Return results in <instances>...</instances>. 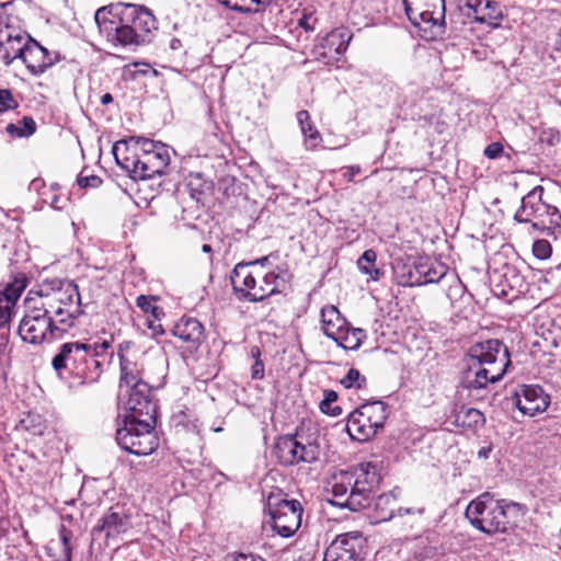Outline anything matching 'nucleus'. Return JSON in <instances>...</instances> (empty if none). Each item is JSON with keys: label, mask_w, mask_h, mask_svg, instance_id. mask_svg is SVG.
I'll use <instances>...</instances> for the list:
<instances>
[{"label": "nucleus", "mask_w": 561, "mask_h": 561, "mask_svg": "<svg viewBox=\"0 0 561 561\" xmlns=\"http://www.w3.org/2000/svg\"><path fill=\"white\" fill-rule=\"evenodd\" d=\"M226 561H265L262 557L253 553H236L227 557Z\"/></svg>", "instance_id": "nucleus-58"}, {"label": "nucleus", "mask_w": 561, "mask_h": 561, "mask_svg": "<svg viewBox=\"0 0 561 561\" xmlns=\"http://www.w3.org/2000/svg\"><path fill=\"white\" fill-rule=\"evenodd\" d=\"M468 357L460 383L469 391L485 389L489 383L499 382L511 365L508 348L497 339L476 343L470 347Z\"/></svg>", "instance_id": "nucleus-3"}, {"label": "nucleus", "mask_w": 561, "mask_h": 561, "mask_svg": "<svg viewBox=\"0 0 561 561\" xmlns=\"http://www.w3.org/2000/svg\"><path fill=\"white\" fill-rule=\"evenodd\" d=\"M426 270H430L428 273H426V278L428 279V284H436L442 278H444L448 272L447 265H445L442 262L433 261L427 257V266Z\"/></svg>", "instance_id": "nucleus-46"}, {"label": "nucleus", "mask_w": 561, "mask_h": 561, "mask_svg": "<svg viewBox=\"0 0 561 561\" xmlns=\"http://www.w3.org/2000/svg\"><path fill=\"white\" fill-rule=\"evenodd\" d=\"M58 60V53H51L32 37H27V46L22 61L31 75L41 76Z\"/></svg>", "instance_id": "nucleus-20"}, {"label": "nucleus", "mask_w": 561, "mask_h": 561, "mask_svg": "<svg viewBox=\"0 0 561 561\" xmlns=\"http://www.w3.org/2000/svg\"><path fill=\"white\" fill-rule=\"evenodd\" d=\"M323 561H360L356 539L337 538L327 549Z\"/></svg>", "instance_id": "nucleus-26"}, {"label": "nucleus", "mask_w": 561, "mask_h": 561, "mask_svg": "<svg viewBox=\"0 0 561 561\" xmlns=\"http://www.w3.org/2000/svg\"><path fill=\"white\" fill-rule=\"evenodd\" d=\"M45 284L53 295H56L57 301L61 308L67 311V308L73 309L76 306L81 307V296L78 285L70 279L54 278L46 280Z\"/></svg>", "instance_id": "nucleus-25"}, {"label": "nucleus", "mask_w": 561, "mask_h": 561, "mask_svg": "<svg viewBox=\"0 0 561 561\" xmlns=\"http://www.w3.org/2000/svg\"><path fill=\"white\" fill-rule=\"evenodd\" d=\"M27 34L14 32L9 25L0 28V59L7 66L15 59H22L27 46Z\"/></svg>", "instance_id": "nucleus-22"}, {"label": "nucleus", "mask_w": 561, "mask_h": 561, "mask_svg": "<svg viewBox=\"0 0 561 561\" xmlns=\"http://www.w3.org/2000/svg\"><path fill=\"white\" fill-rule=\"evenodd\" d=\"M337 400V393L334 390H324L323 399L320 402V410L322 413L330 416H339L342 414V408L339 405H332Z\"/></svg>", "instance_id": "nucleus-45"}, {"label": "nucleus", "mask_w": 561, "mask_h": 561, "mask_svg": "<svg viewBox=\"0 0 561 561\" xmlns=\"http://www.w3.org/2000/svg\"><path fill=\"white\" fill-rule=\"evenodd\" d=\"M317 19L310 14H304L302 18L298 21V25L302 27L306 32H311L314 30V24Z\"/></svg>", "instance_id": "nucleus-59"}, {"label": "nucleus", "mask_w": 561, "mask_h": 561, "mask_svg": "<svg viewBox=\"0 0 561 561\" xmlns=\"http://www.w3.org/2000/svg\"><path fill=\"white\" fill-rule=\"evenodd\" d=\"M99 32L115 47L136 48L150 42L157 21L149 9L131 3H112L95 11Z\"/></svg>", "instance_id": "nucleus-1"}, {"label": "nucleus", "mask_w": 561, "mask_h": 561, "mask_svg": "<svg viewBox=\"0 0 561 561\" xmlns=\"http://www.w3.org/2000/svg\"><path fill=\"white\" fill-rule=\"evenodd\" d=\"M330 491L332 493V499L328 501L341 508H347L352 512L362 511V506H353L351 505V501L353 502V496L355 495L354 485H356L354 474L352 471H340L339 473L332 477V480L329 482Z\"/></svg>", "instance_id": "nucleus-19"}, {"label": "nucleus", "mask_w": 561, "mask_h": 561, "mask_svg": "<svg viewBox=\"0 0 561 561\" xmlns=\"http://www.w3.org/2000/svg\"><path fill=\"white\" fill-rule=\"evenodd\" d=\"M290 280L291 274L288 270L277 266L276 270L261 275L259 289H255L250 296H253L257 301H263L273 295L283 294L289 289Z\"/></svg>", "instance_id": "nucleus-21"}, {"label": "nucleus", "mask_w": 561, "mask_h": 561, "mask_svg": "<svg viewBox=\"0 0 561 561\" xmlns=\"http://www.w3.org/2000/svg\"><path fill=\"white\" fill-rule=\"evenodd\" d=\"M38 298L27 297L25 300H32V307L39 309L45 318H55L65 314V310L57 301L56 295H53L48 289L45 282L39 286V289L35 293Z\"/></svg>", "instance_id": "nucleus-28"}, {"label": "nucleus", "mask_w": 561, "mask_h": 561, "mask_svg": "<svg viewBox=\"0 0 561 561\" xmlns=\"http://www.w3.org/2000/svg\"><path fill=\"white\" fill-rule=\"evenodd\" d=\"M412 554L416 561L434 559L438 554V536L435 533H430L419 537L415 540Z\"/></svg>", "instance_id": "nucleus-30"}, {"label": "nucleus", "mask_w": 561, "mask_h": 561, "mask_svg": "<svg viewBox=\"0 0 561 561\" xmlns=\"http://www.w3.org/2000/svg\"><path fill=\"white\" fill-rule=\"evenodd\" d=\"M251 354L253 357H255V362L252 366V371H251V375H252V378L253 379H263L264 377V364L263 362L259 358L260 355H261V351L257 346H254L251 348Z\"/></svg>", "instance_id": "nucleus-53"}, {"label": "nucleus", "mask_w": 561, "mask_h": 561, "mask_svg": "<svg viewBox=\"0 0 561 561\" xmlns=\"http://www.w3.org/2000/svg\"><path fill=\"white\" fill-rule=\"evenodd\" d=\"M366 339V332L359 328H352L350 324L339 337L335 343L339 347L347 351H356L360 347L363 341Z\"/></svg>", "instance_id": "nucleus-34"}, {"label": "nucleus", "mask_w": 561, "mask_h": 561, "mask_svg": "<svg viewBox=\"0 0 561 561\" xmlns=\"http://www.w3.org/2000/svg\"><path fill=\"white\" fill-rule=\"evenodd\" d=\"M133 346L131 341H124L118 345L117 356L119 359V393L118 400H123L124 389H128L138 383H147L144 378V366L137 359L128 356L127 352Z\"/></svg>", "instance_id": "nucleus-18"}, {"label": "nucleus", "mask_w": 561, "mask_h": 561, "mask_svg": "<svg viewBox=\"0 0 561 561\" xmlns=\"http://www.w3.org/2000/svg\"><path fill=\"white\" fill-rule=\"evenodd\" d=\"M27 285V278L25 275L20 274L13 278L12 282H10L3 290L0 291V295H4L9 302H12V305H16V301L21 297L22 293L24 291L25 287Z\"/></svg>", "instance_id": "nucleus-39"}, {"label": "nucleus", "mask_w": 561, "mask_h": 561, "mask_svg": "<svg viewBox=\"0 0 561 561\" xmlns=\"http://www.w3.org/2000/svg\"><path fill=\"white\" fill-rule=\"evenodd\" d=\"M19 102L14 99L12 91L9 89H0V113L15 110Z\"/></svg>", "instance_id": "nucleus-48"}, {"label": "nucleus", "mask_w": 561, "mask_h": 561, "mask_svg": "<svg viewBox=\"0 0 561 561\" xmlns=\"http://www.w3.org/2000/svg\"><path fill=\"white\" fill-rule=\"evenodd\" d=\"M513 401L524 415L535 416L548 409L550 396L539 385H522L515 391Z\"/></svg>", "instance_id": "nucleus-17"}, {"label": "nucleus", "mask_w": 561, "mask_h": 561, "mask_svg": "<svg viewBox=\"0 0 561 561\" xmlns=\"http://www.w3.org/2000/svg\"><path fill=\"white\" fill-rule=\"evenodd\" d=\"M156 300L154 296H146L140 295L136 299V306L144 311L145 313L149 312L151 308H153V301Z\"/></svg>", "instance_id": "nucleus-56"}, {"label": "nucleus", "mask_w": 561, "mask_h": 561, "mask_svg": "<svg viewBox=\"0 0 561 561\" xmlns=\"http://www.w3.org/2000/svg\"><path fill=\"white\" fill-rule=\"evenodd\" d=\"M463 7L469 10L468 15L470 16L472 13L474 20L480 23L489 22L494 18L491 14H482L483 11L490 9L489 0H466Z\"/></svg>", "instance_id": "nucleus-41"}, {"label": "nucleus", "mask_w": 561, "mask_h": 561, "mask_svg": "<svg viewBox=\"0 0 561 561\" xmlns=\"http://www.w3.org/2000/svg\"><path fill=\"white\" fill-rule=\"evenodd\" d=\"M270 256L271 255L262 256L261 259H257V260H254L251 262H244V264H250V267L255 266V265L265 266L270 261Z\"/></svg>", "instance_id": "nucleus-62"}, {"label": "nucleus", "mask_w": 561, "mask_h": 561, "mask_svg": "<svg viewBox=\"0 0 561 561\" xmlns=\"http://www.w3.org/2000/svg\"><path fill=\"white\" fill-rule=\"evenodd\" d=\"M103 183V180L98 175H83V172H81L77 178V184L81 188H96L101 186Z\"/></svg>", "instance_id": "nucleus-51"}, {"label": "nucleus", "mask_w": 561, "mask_h": 561, "mask_svg": "<svg viewBox=\"0 0 561 561\" xmlns=\"http://www.w3.org/2000/svg\"><path fill=\"white\" fill-rule=\"evenodd\" d=\"M539 141L548 146H556L560 142V131L552 127H541Z\"/></svg>", "instance_id": "nucleus-49"}, {"label": "nucleus", "mask_w": 561, "mask_h": 561, "mask_svg": "<svg viewBox=\"0 0 561 561\" xmlns=\"http://www.w3.org/2000/svg\"><path fill=\"white\" fill-rule=\"evenodd\" d=\"M112 153L115 158L117 165L121 167V169H123L124 171H126L131 178V175L134 174L133 167L128 165L127 168V162H125L124 159L127 158L128 160H133V157H139L140 154L134 148V141H130V137H128L127 139H121L116 141L112 148Z\"/></svg>", "instance_id": "nucleus-32"}, {"label": "nucleus", "mask_w": 561, "mask_h": 561, "mask_svg": "<svg viewBox=\"0 0 561 561\" xmlns=\"http://www.w3.org/2000/svg\"><path fill=\"white\" fill-rule=\"evenodd\" d=\"M157 421L124 419L116 430L115 439L122 449L136 456L152 454L159 446L154 430Z\"/></svg>", "instance_id": "nucleus-5"}, {"label": "nucleus", "mask_w": 561, "mask_h": 561, "mask_svg": "<svg viewBox=\"0 0 561 561\" xmlns=\"http://www.w3.org/2000/svg\"><path fill=\"white\" fill-rule=\"evenodd\" d=\"M371 505L376 513L375 518L379 522H387L396 516L397 500L391 493L374 496Z\"/></svg>", "instance_id": "nucleus-33"}, {"label": "nucleus", "mask_w": 561, "mask_h": 561, "mask_svg": "<svg viewBox=\"0 0 561 561\" xmlns=\"http://www.w3.org/2000/svg\"><path fill=\"white\" fill-rule=\"evenodd\" d=\"M409 21L425 28L445 23V0H402Z\"/></svg>", "instance_id": "nucleus-12"}, {"label": "nucleus", "mask_w": 561, "mask_h": 561, "mask_svg": "<svg viewBox=\"0 0 561 561\" xmlns=\"http://www.w3.org/2000/svg\"><path fill=\"white\" fill-rule=\"evenodd\" d=\"M5 131L11 137H30L36 131V123L31 116H24L19 124L10 123L5 127Z\"/></svg>", "instance_id": "nucleus-38"}, {"label": "nucleus", "mask_w": 561, "mask_h": 561, "mask_svg": "<svg viewBox=\"0 0 561 561\" xmlns=\"http://www.w3.org/2000/svg\"><path fill=\"white\" fill-rule=\"evenodd\" d=\"M249 268L250 264H244V262L238 263L231 274V284L240 299L257 302V299L250 296L255 289H259V284L256 276Z\"/></svg>", "instance_id": "nucleus-24"}, {"label": "nucleus", "mask_w": 561, "mask_h": 561, "mask_svg": "<svg viewBox=\"0 0 561 561\" xmlns=\"http://www.w3.org/2000/svg\"><path fill=\"white\" fill-rule=\"evenodd\" d=\"M130 141H134V148L139 154L156 153L160 151L159 147H168L161 141H156L141 136H130Z\"/></svg>", "instance_id": "nucleus-44"}, {"label": "nucleus", "mask_w": 561, "mask_h": 561, "mask_svg": "<svg viewBox=\"0 0 561 561\" xmlns=\"http://www.w3.org/2000/svg\"><path fill=\"white\" fill-rule=\"evenodd\" d=\"M27 311L20 321L18 333L24 342L38 345L62 339V330L53 323V318H45L39 309L32 307V300H25Z\"/></svg>", "instance_id": "nucleus-7"}, {"label": "nucleus", "mask_w": 561, "mask_h": 561, "mask_svg": "<svg viewBox=\"0 0 561 561\" xmlns=\"http://www.w3.org/2000/svg\"><path fill=\"white\" fill-rule=\"evenodd\" d=\"M388 419V407L382 401H371L362 404L350 413L346 431L352 439L366 442L383 427Z\"/></svg>", "instance_id": "nucleus-6"}, {"label": "nucleus", "mask_w": 561, "mask_h": 561, "mask_svg": "<svg viewBox=\"0 0 561 561\" xmlns=\"http://www.w3.org/2000/svg\"><path fill=\"white\" fill-rule=\"evenodd\" d=\"M148 313L153 317V320H159L160 317L164 314L162 308L157 305L153 306V308H151Z\"/></svg>", "instance_id": "nucleus-63"}, {"label": "nucleus", "mask_w": 561, "mask_h": 561, "mask_svg": "<svg viewBox=\"0 0 561 561\" xmlns=\"http://www.w3.org/2000/svg\"><path fill=\"white\" fill-rule=\"evenodd\" d=\"M351 39L352 34L347 28H335L327 34L320 44L314 47L313 55L323 64L333 65L346 51Z\"/></svg>", "instance_id": "nucleus-16"}, {"label": "nucleus", "mask_w": 561, "mask_h": 561, "mask_svg": "<svg viewBox=\"0 0 561 561\" xmlns=\"http://www.w3.org/2000/svg\"><path fill=\"white\" fill-rule=\"evenodd\" d=\"M457 422L462 426L477 428L484 424L485 417L478 409L469 408L457 415Z\"/></svg>", "instance_id": "nucleus-43"}, {"label": "nucleus", "mask_w": 561, "mask_h": 561, "mask_svg": "<svg viewBox=\"0 0 561 561\" xmlns=\"http://www.w3.org/2000/svg\"><path fill=\"white\" fill-rule=\"evenodd\" d=\"M377 253L373 249L366 250L357 260L358 270L366 275H369L371 280H379L383 273L376 267Z\"/></svg>", "instance_id": "nucleus-35"}, {"label": "nucleus", "mask_w": 561, "mask_h": 561, "mask_svg": "<svg viewBox=\"0 0 561 561\" xmlns=\"http://www.w3.org/2000/svg\"><path fill=\"white\" fill-rule=\"evenodd\" d=\"M297 121L305 137V146L308 150H314L319 147L322 137L314 127L308 111L301 110L297 113Z\"/></svg>", "instance_id": "nucleus-31"}, {"label": "nucleus", "mask_w": 561, "mask_h": 561, "mask_svg": "<svg viewBox=\"0 0 561 561\" xmlns=\"http://www.w3.org/2000/svg\"><path fill=\"white\" fill-rule=\"evenodd\" d=\"M59 540L61 546V551L59 557L56 559L57 561H71L72 560V550L73 547L71 545L72 531L69 530L65 525H60L59 530Z\"/></svg>", "instance_id": "nucleus-42"}, {"label": "nucleus", "mask_w": 561, "mask_h": 561, "mask_svg": "<svg viewBox=\"0 0 561 561\" xmlns=\"http://www.w3.org/2000/svg\"><path fill=\"white\" fill-rule=\"evenodd\" d=\"M551 252V244L545 239L536 240L533 244V253L539 260H547Z\"/></svg>", "instance_id": "nucleus-50"}, {"label": "nucleus", "mask_w": 561, "mask_h": 561, "mask_svg": "<svg viewBox=\"0 0 561 561\" xmlns=\"http://www.w3.org/2000/svg\"><path fill=\"white\" fill-rule=\"evenodd\" d=\"M503 153V145L501 142H492L484 149V156L489 159H497Z\"/></svg>", "instance_id": "nucleus-57"}, {"label": "nucleus", "mask_w": 561, "mask_h": 561, "mask_svg": "<svg viewBox=\"0 0 561 561\" xmlns=\"http://www.w3.org/2000/svg\"><path fill=\"white\" fill-rule=\"evenodd\" d=\"M111 347L110 341L66 342L51 358V367L59 378H72L79 385L96 382L103 373V362Z\"/></svg>", "instance_id": "nucleus-2"}, {"label": "nucleus", "mask_w": 561, "mask_h": 561, "mask_svg": "<svg viewBox=\"0 0 561 561\" xmlns=\"http://www.w3.org/2000/svg\"><path fill=\"white\" fill-rule=\"evenodd\" d=\"M147 327L151 331L153 337H158L159 335L164 334V329L162 324L157 322V320H148Z\"/></svg>", "instance_id": "nucleus-61"}, {"label": "nucleus", "mask_w": 561, "mask_h": 561, "mask_svg": "<svg viewBox=\"0 0 561 561\" xmlns=\"http://www.w3.org/2000/svg\"><path fill=\"white\" fill-rule=\"evenodd\" d=\"M123 403L129 412L125 419L157 421V403L152 399V388L149 383H138V386L124 389Z\"/></svg>", "instance_id": "nucleus-11"}, {"label": "nucleus", "mask_w": 561, "mask_h": 561, "mask_svg": "<svg viewBox=\"0 0 561 561\" xmlns=\"http://www.w3.org/2000/svg\"><path fill=\"white\" fill-rule=\"evenodd\" d=\"M69 198H61L57 193H54L50 197L49 205L56 210H62L67 207Z\"/></svg>", "instance_id": "nucleus-60"}, {"label": "nucleus", "mask_w": 561, "mask_h": 561, "mask_svg": "<svg viewBox=\"0 0 561 561\" xmlns=\"http://www.w3.org/2000/svg\"><path fill=\"white\" fill-rule=\"evenodd\" d=\"M554 49L559 53H561V27L559 28L556 39H554Z\"/></svg>", "instance_id": "nucleus-64"}, {"label": "nucleus", "mask_w": 561, "mask_h": 561, "mask_svg": "<svg viewBox=\"0 0 561 561\" xmlns=\"http://www.w3.org/2000/svg\"><path fill=\"white\" fill-rule=\"evenodd\" d=\"M522 505L506 500L495 499L491 492H483L472 500L465 512L470 525L486 534H505L512 526V513H519Z\"/></svg>", "instance_id": "nucleus-4"}, {"label": "nucleus", "mask_w": 561, "mask_h": 561, "mask_svg": "<svg viewBox=\"0 0 561 561\" xmlns=\"http://www.w3.org/2000/svg\"><path fill=\"white\" fill-rule=\"evenodd\" d=\"M396 278L399 285L403 287L421 286L420 276L417 271H414V265L404 264L401 267H396Z\"/></svg>", "instance_id": "nucleus-40"}, {"label": "nucleus", "mask_w": 561, "mask_h": 561, "mask_svg": "<svg viewBox=\"0 0 561 561\" xmlns=\"http://www.w3.org/2000/svg\"><path fill=\"white\" fill-rule=\"evenodd\" d=\"M210 187L211 183L206 181L201 173L190 174L186 188L190 196L197 203L203 202Z\"/></svg>", "instance_id": "nucleus-36"}, {"label": "nucleus", "mask_w": 561, "mask_h": 561, "mask_svg": "<svg viewBox=\"0 0 561 561\" xmlns=\"http://www.w3.org/2000/svg\"><path fill=\"white\" fill-rule=\"evenodd\" d=\"M173 336L183 342L190 352H196L205 339V329L196 318L182 317L172 329Z\"/></svg>", "instance_id": "nucleus-23"}, {"label": "nucleus", "mask_w": 561, "mask_h": 561, "mask_svg": "<svg viewBox=\"0 0 561 561\" xmlns=\"http://www.w3.org/2000/svg\"><path fill=\"white\" fill-rule=\"evenodd\" d=\"M321 323L324 335L332 341H335L350 324L333 305L324 306L321 309Z\"/></svg>", "instance_id": "nucleus-27"}, {"label": "nucleus", "mask_w": 561, "mask_h": 561, "mask_svg": "<svg viewBox=\"0 0 561 561\" xmlns=\"http://www.w3.org/2000/svg\"><path fill=\"white\" fill-rule=\"evenodd\" d=\"M355 478L356 485L355 495L352 497L351 505L362 506V508L371 507L374 494L381 481V474L376 465L371 462L362 463L359 468L352 472Z\"/></svg>", "instance_id": "nucleus-13"}, {"label": "nucleus", "mask_w": 561, "mask_h": 561, "mask_svg": "<svg viewBox=\"0 0 561 561\" xmlns=\"http://www.w3.org/2000/svg\"><path fill=\"white\" fill-rule=\"evenodd\" d=\"M84 313L82 307L76 306L73 309L67 308L64 316L53 318V323L62 330V337L76 325V321Z\"/></svg>", "instance_id": "nucleus-37"}, {"label": "nucleus", "mask_w": 561, "mask_h": 561, "mask_svg": "<svg viewBox=\"0 0 561 561\" xmlns=\"http://www.w3.org/2000/svg\"><path fill=\"white\" fill-rule=\"evenodd\" d=\"M273 455L277 462L284 467L300 462L312 463L319 460L320 447L314 442L304 444L293 435H285L278 437L275 442Z\"/></svg>", "instance_id": "nucleus-8"}, {"label": "nucleus", "mask_w": 561, "mask_h": 561, "mask_svg": "<svg viewBox=\"0 0 561 561\" xmlns=\"http://www.w3.org/2000/svg\"><path fill=\"white\" fill-rule=\"evenodd\" d=\"M341 385L346 388L362 389L366 385V377L356 368L348 369L347 374L341 379Z\"/></svg>", "instance_id": "nucleus-47"}, {"label": "nucleus", "mask_w": 561, "mask_h": 561, "mask_svg": "<svg viewBox=\"0 0 561 561\" xmlns=\"http://www.w3.org/2000/svg\"><path fill=\"white\" fill-rule=\"evenodd\" d=\"M159 148L160 151H156V153L133 157V160L124 159V161L127 162V167H133V180H148L156 175L162 176L167 173L171 160L170 147Z\"/></svg>", "instance_id": "nucleus-14"}, {"label": "nucleus", "mask_w": 561, "mask_h": 561, "mask_svg": "<svg viewBox=\"0 0 561 561\" xmlns=\"http://www.w3.org/2000/svg\"><path fill=\"white\" fill-rule=\"evenodd\" d=\"M302 506L297 500H282L273 508V529L282 537L293 536L301 525Z\"/></svg>", "instance_id": "nucleus-15"}, {"label": "nucleus", "mask_w": 561, "mask_h": 561, "mask_svg": "<svg viewBox=\"0 0 561 561\" xmlns=\"http://www.w3.org/2000/svg\"><path fill=\"white\" fill-rule=\"evenodd\" d=\"M543 192V187L537 185L523 196L520 206L514 214V220L529 222L534 219L547 218L554 227H561V213L556 206L542 201Z\"/></svg>", "instance_id": "nucleus-9"}, {"label": "nucleus", "mask_w": 561, "mask_h": 561, "mask_svg": "<svg viewBox=\"0 0 561 561\" xmlns=\"http://www.w3.org/2000/svg\"><path fill=\"white\" fill-rule=\"evenodd\" d=\"M133 527L130 515L119 504L111 506L98 520L91 530L92 540L103 538L105 545L117 541L119 537Z\"/></svg>", "instance_id": "nucleus-10"}, {"label": "nucleus", "mask_w": 561, "mask_h": 561, "mask_svg": "<svg viewBox=\"0 0 561 561\" xmlns=\"http://www.w3.org/2000/svg\"><path fill=\"white\" fill-rule=\"evenodd\" d=\"M226 8L243 13L252 14L264 12L266 9L277 7V0H217Z\"/></svg>", "instance_id": "nucleus-29"}, {"label": "nucleus", "mask_w": 561, "mask_h": 561, "mask_svg": "<svg viewBox=\"0 0 561 561\" xmlns=\"http://www.w3.org/2000/svg\"><path fill=\"white\" fill-rule=\"evenodd\" d=\"M528 224H530L533 230L541 233L547 232L548 234L552 233V230L558 228L554 227L553 224H550L547 218L534 219V221H529Z\"/></svg>", "instance_id": "nucleus-54"}, {"label": "nucleus", "mask_w": 561, "mask_h": 561, "mask_svg": "<svg viewBox=\"0 0 561 561\" xmlns=\"http://www.w3.org/2000/svg\"><path fill=\"white\" fill-rule=\"evenodd\" d=\"M414 271H417V275L420 276L421 286L428 285V279L426 278V273L430 270H426L427 266V257H420L417 261L413 262Z\"/></svg>", "instance_id": "nucleus-55"}, {"label": "nucleus", "mask_w": 561, "mask_h": 561, "mask_svg": "<svg viewBox=\"0 0 561 561\" xmlns=\"http://www.w3.org/2000/svg\"><path fill=\"white\" fill-rule=\"evenodd\" d=\"M15 306L9 302L4 295H0V328L4 327L11 319Z\"/></svg>", "instance_id": "nucleus-52"}]
</instances>
